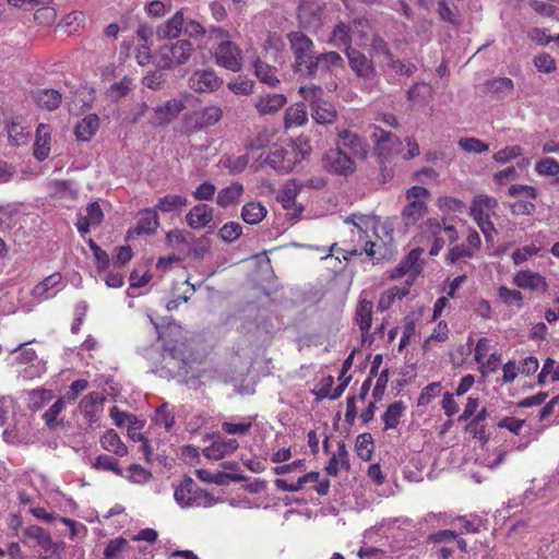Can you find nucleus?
Returning <instances> with one entry per match:
<instances>
[{"label":"nucleus","instance_id":"1","mask_svg":"<svg viewBox=\"0 0 559 559\" xmlns=\"http://www.w3.org/2000/svg\"><path fill=\"white\" fill-rule=\"evenodd\" d=\"M352 225L355 228H352V236H354L356 231L359 241L362 242L360 249H352V255L364 251L368 257H376L374 247L377 243L371 240V234L384 245L392 241L393 224L389 219L381 221L373 215H352Z\"/></svg>","mask_w":559,"mask_h":559},{"label":"nucleus","instance_id":"2","mask_svg":"<svg viewBox=\"0 0 559 559\" xmlns=\"http://www.w3.org/2000/svg\"><path fill=\"white\" fill-rule=\"evenodd\" d=\"M497 207V200L486 194L476 195L471 203L469 214L480 228L486 241H491L497 234L491 222V217L496 216Z\"/></svg>","mask_w":559,"mask_h":559},{"label":"nucleus","instance_id":"3","mask_svg":"<svg viewBox=\"0 0 559 559\" xmlns=\"http://www.w3.org/2000/svg\"><path fill=\"white\" fill-rule=\"evenodd\" d=\"M194 50L191 41L179 39L174 44L163 45L154 61L158 70H170L177 66L185 64Z\"/></svg>","mask_w":559,"mask_h":559},{"label":"nucleus","instance_id":"4","mask_svg":"<svg viewBox=\"0 0 559 559\" xmlns=\"http://www.w3.org/2000/svg\"><path fill=\"white\" fill-rule=\"evenodd\" d=\"M474 360L480 377L485 380L501 367L502 355L490 338L480 337L474 348Z\"/></svg>","mask_w":559,"mask_h":559},{"label":"nucleus","instance_id":"5","mask_svg":"<svg viewBox=\"0 0 559 559\" xmlns=\"http://www.w3.org/2000/svg\"><path fill=\"white\" fill-rule=\"evenodd\" d=\"M288 39L295 55V72L308 76V67L313 64L316 57L312 40L301 32H292Z\"/></svg>","mask_w":559,"mask_h":559},{"label":"nucleus","instance_id":"6","mask_svg":"<svg viewBox=\"0 0 559 559\" xmlns=\"http://www.w3.org/2000/svg\"><path fill=\"white\" fill-rule=\"evenodd\" d=\"M374 297L376 290L373 288H368L362 290L358 298L355 320L359 325L362 346H370L373 341L372 334H370L369 330L371 328Z\"/></svg>","mask_w":559,"mask_h":559},{"label":"nucleus","instance_id":"7","mask_svg":"<svg viewBox=\"0 0 559 559\" xmlns=\"http://www.w3.org/2000/svg\"><path fill=\"white\" fill-rule=\"evenodd\" d=\"M164 365L162 371L170 377L187 376L189 368L194 359L191 355L186 354V345H174L168 353L163 357Z\"/></svg>","mask_w":559,"mask_h":559},{"label":"nucleus","instance_id":"8","mask_svg":"<svg viewBox=\"0 0 559 559\" xmlns=\"http://www.w3.org/2000/svg\"><path fill=\"white\" fill-rule=\"evenodd\" d=\"M423 233L428 234L433 238V243L430 248V255H437L445 243V239L441 236L447 235L449 241H454L457 238L456 229L453 225H447L445 221L441 224L438 218H428L421 226Z\"/></svg>","mask_w":559,"mask_h":559},{"label":"nucleus","instance_id":"9","mask_svg":"<svg viewBox=\"0 0 559 559\" xmlns=\"http://www.w3.org/2000/svg\"><path fill=\"white\" fill-rule=\"evenodd\" d=\"M423 233L428 234L433 238V243L430 248V255H437L445 243V239L441 236L447 235L449 241H454L457 238L456 229L453 225H447L445 221L441 224L438 218H428L421 226Z\"/></svg>","mask_w":559,"mask_h":559},{"label":"nucleus","instance_id":"10","mask_svg":"<svg viewBox=\"0 0 559 559\" xmlns=\"http://www.w3.org/2000/svg\"><path fill=\"white\" fill-rule=\"evenodd\" d=\"M323 449L325 453H331V459L325 467L329 475H336L338 464L349 469V460L347 456L346 443L344 440H337L333 437H326L323 441Z\"/></svg>","mask_w":559,"mask_h":559},{"label":"nucleus","instance_id":"11","mask_svg":"<svg viewBox=\"0 0 559 559\" xmlns=\"http://www.w3.org/2000/svg\"><path fill=\"white\" fill-rule=\"evenodd\" d=\"M322 167L334 175L347 176L349 171V155L340 144L328 150L321 158Z\"/></svg>","mask_w":559,"mask_h":559},{"label":"nucleus","instance_id":"12","mask_svg":"<svg viewBox=\"0 0 559 559\" xmlns=\"http://www.w3.org/2000/svg\"><path fill=\"white\" fill-rule=\"evenodd\" d=\"M216 63L230 70L238 72L241 70V52L238 46L230 41H222L215 51Z\"/></svg>","mask_w":559,"mask_h":559},{"label":"nucleus","instance_id":"13","mask_svg":"<svg viewBox=\"0 0 559 559\" xmlns=\"http://www.w3.org/2000/svg\"><path fill=\"white\" fill-rule=\"evenodd\" d=\"M509 194L511 197H524L528 200H519L511 204V211L515 215H530L534 212L535 205L530 200H534L537 197V191L532 186L525 185H513L509 188Z\"/></svg>","mask_w":559,"mask_h":559},{"label":"nucleus","instance_id":"14","mask_svg":"<svg viewBox=\"0 0 559 559\" xmlns=\"http://www.w3.org/2000/svg\"><path fill=\"white\" fill-rule=\"evenodd\" d=\"M299 160L295 150L276 146L267 154L264 162L276 171L290 173Z\"/></svg>","mask_w":559,"mask_h":559},{"label":"nucleus","instance_id":"15","mask_svg":"<svg viewBox=\"0 0 559 559\" xmlns=\"http://www.w3.org/2000/svg\"><path fill=\"white\" fill-rule=\"evenodd\" d=\"M324 3L318 0H300L298 19L304 27L317 28L321 25Z\"/></svg>","mask_w":559,"mask_h":559},{"label":"nucleus","instance_id":"16","mask_svg":"<svg viewBox=\"0 0 559 559\" xmlns=\"http://www.w3.org/2000/svg\"><path fill=\"white\" fill-rule=\"evenodd\" d=\"M185 107V103L181 99L173 98L164 105L154 108L150 123L154 127H165L175 120Z\"/></svg>","mask_w":559,"mask_h":559},{"label":"nucleus","instance_id":"17","mask_svg":"<svg viewBox=\"0 0 559 559\" xmlns=\"http://www.w3.org/2000/svg\"><path fill=\"white\" fill-rule=\"evenodd\" d=\"M423 249H413L407 257L400 263L397 267L390 272V278H397L401 276H408L406 281L407 286L414 281V278L420 273V257Z\"/></svg>","mask_w":559,"mask_h":559},{"label":"nucleus","instance_id":"18","mask_svg":"<svg viewBox=\"0 0 559 559\" xmlns=\"http://www.w3.org/2000/svg\"><path fill=\"white\" fill-rule=\"evenodd\" d=\"M430 539L440 544L439 552L442 559H449L455 549L466 551V543L464 539L459 538L453 531H441L430 536Z\"/></svg>","mask_w":559,"mask_h":559},{"label":"nucleus","instance_id":"19","mask_svg":"<svg viewBox=\"0 0 559 559\" xmlns=\"http://www.w3.org/2000/svg\"><path fill=\"white\" fill-rule=\"evenodd\" d=\"M223 116V110L217 106H209L199 111H193L186 117V123L192 129H203L216 124Z\"/></svg>","mask_w":559,"mask_h":559},{"label":"nucleus","instance_id":"20","mask_svg":"<svg viewBox=\"0 0 559 559\" xmlns=\"http://www.w3.org/2000/svg\"><path fill=\"white\" fill-rule=\"evenodd\" d=\"M189 83L192 90L203 93L217 91L223 85V80L213 70L206 69L195 71Z\"/></svg>","mask_w":559,"mask_h":559},{"label":"nucleus","instance_id":"21","mask_svg":"<svg viewBox=\"0 0 559 559\" xmlns=\"http://www.w3.org/2000/svg\"><path fill=\"white\" fill-rule=\"evenodd\" d=\"M217 438V440L213 441L212 444L203 450L204 455L207 459L218 461L223 459L227 454L234 453L238 449V441L236 439H221L219 433L217 435H206L205 438Z\"/></svg>","mask_w":559,"mask_h":559},{"label":"nucleus","instance_id":"22","mask_svg":"<svg viewBox=\"0 0 559 559\" xmlns=\"http://www.w3.org/2000/svg\"><path fill=\"white\" fill-rule=\"evenodd\" d=\"M513 283L523 289H531L545 293L548 289L546 278L539 273L531 270H523L518 272L513 277Z\"/></svg>","mask_w":559,"mask_h":559},{"label":"nucleus","instance_id":"23","mask_svg":"<svg viewBox=\"0 0 559 559\" xmlns=\"http://www.w3.org/2000/svg\"><path fill=\"white\" fill-rule=\"evenodd\" d=\"M51 128L49 124L39 123L36 129V138L33 145L34 157L43 162L50 153Z\"/></svg>","mask_w":559,"mask_h":559},{"label":"nucleus","instance_id":"24","mask_svg":"<svg viewBox=\"0 0 559 559\" xmlns=\"http://www.w3.org/2000/svg\"><path fill=\"white\" fill-rule=\"evenodd\" d=\"M343 66V59L335 51L316 55L313 64L308 67V76L316 75L319 71H331L336 67Z\"/></svg>","mask_w":559,"mask_h":559},{"label":"nucleus","instance_id":"25","mask_svg":"<svg viewBox=\"0 0 559 559\" xmlns=\"http://www.w3.org/2000/svg\"><path fill=\"white\" fill-rule=\"evenodd\" d=\"M213 213V207L204 203H199L186 215L187 224L192 229H201L212 222Z\"/></svg>","mask_w":559,"mask_h":559},{"label":"nucleus","instance_id":"26","mask_svg":"<svg viewBox=\"0 0 559 559\" xmlns=\"http://www.w3.org/2000/svg\"><path fill=\"white\" fill-rule=\"evenodd\" d=\"M159 226V217L155 209H144L139 212V221L135 228L131 231L135 235H152Z\"/></svg>","mask_w":559,"mask_h":559},{"label":"nucleus","instance_id":"27","mask_svg":"<svg viewBox=\"0 0 559 559\" xmlns=\"http://www.w3.org/2000/svg\"><path fill=\"white\" fill-rule=\"evenodd\" d=\"M197 489L194 480L189 476H185L180 485L175 488L174 497L176 502L182 508L191 507L195 501L194 493Z\"/></svg>","mask_w":559,"mask_h":559},{"label":"nucleus","instance_id":"28","mask_svg":"<svg viewBox=\"0 0 559 559\" xmlns=\"http://www.w3.org/2000/svg\"><path fill=\"white\" fill-rule=\"evenodd\" d=\"M33 99L39 108L53 111L60 106L62 95L57 90L43 88L33 94Z\"/></svg>","mask_w":559,"mask_h":559},{"label":"nucleus","instance_id":"29","mask_svg":"<svg viewBox=\"0 0 559 559\" xmlns=\"http://www.w3.org/2000/svg\"><path fill=\"white\" fill-rule=\"evenodd\" d=\"M98 116L96 114H90L76 123L74 135L78 141L88 142L98 131Z\"/></svg>","mask_w":559,"mask_h":559},{"label":"nucleus","instance_id":"30","mask_svg":"<svg viewBox=\"0 0 559 559\" xmlns=\"http://www.w3.org/2000/svg\"><path fill=\"white\" fill-rule=\"evenodd\" d=\"M104 400L99 393H91L81 400L79 408L87 419L90 427H93V424L98 420L97 408L103 406Z\"/></svg>","mask_w":559,"mask_h":559},{"label":"nucleus","instance_id":"31","mask_svg":"<svg viewBox=\"0 0 559 559\" xmlns=\"http://www.w3.org/2000/svg\"><path fill=\"white\" fill-rule=\"evenodd\" d=\"M287 99L283 94H267L261 96L255 104V108L261 115H271L278 111Z\"/></svg>","mask_w":559,"mask_h":559},{"label":"nucleus","instance_id":"32","mask_svg":"<svg viewBox=\"0 0 559 559\" xmlns=\"http://www.w3.org/2000/svg\"><path fill=\"white\" fill-rule=\"evenodd\" d=\"M267 210L260 202H248L241 209V218L249 225H257L266 216Z\"/></svg>","mask_w":559,"mask_h":559},{"label":"nucleus","instance_id":"33","mask_svg":"<svg viewBox=\"0 0 559 559\" xmlns=\"http://www.w3.org/2000/svg\"><path fill=\"white\" fill-rule=\"evenodd\" d=\"M242 193V185L239 182H234L229 187H226L218 192L216 197V203L221 207L226 209L231 204L238 203Z\"/></svg>","mask_w":559,"mask_h":559},{"label":"nucleus","instance_id":"34","mask_svg":"<svg viewBox=\"0 0 559 559\" xmlns=\"http://www.w3.org/2000/svg\"><path fill=\"white\" fill-rule=\"evenodd\" d=\"M191 240H193V234L181 229L170 230L166 235V243L185 255L187 254V249Z\"/></svg>","mask_w":559,"mask_h":559},{"label":"nucleus","instance_id":"35","mask_svg":"<svg viewBox=\"0 0 559 559\" xmlns=\"http://www.w3.org/2000/svg\"><path fill=\"white\" fill-rule=\"evenodd\" d=\"M408 293L409 290L407 286L390 287L381 294L378 301V309L380 311L390 309L394 305L395 300H402Z\"/></svg>","mask_w":559,"mask_h":559},{"label":"nucleus","instance_id":"36","mask_svg":"<svg viewBox=\"0 0 559 559\" xmlns=\"http://www.w3.org/2000/svg\"><path fill=\"white\" fill-rule=\"evenodd\" d=\"M100 443L107 451L114 452L116 455L124 456L128 454L127 445L120 440V437L114 429H109L102 437Z\"/></svg>","mask_w":559,"mask_h":559},{"label":"nucleus","instance_id":"37","mask_svg":"<svg viewBox=\"0 0 559 559\" xmlns=\"http://www.w3.org/2000/svg\"><path fill=\"white\" fill-rule=\"evenodd\" d=\"M183 14L182 12L178 11L175 13V15L168 20L165 24L158 27L157 29V36L159 38H175L179 35L181 32V28L183 26Z\"/></svg>","mask_w":559,"mask_h":559},{"label":"nucleus","instance_id":"38","mask_svg":"<svg viewBox=\"0 0 559 559\" xmlns=\"http://www.w3.org/2000/svg\"><path fill=\"white\" fill-rule=\"evenodd\" d=\"M24 537L34 540L45 552L49 551L50 534L41 526L31 525L24 530Z\"/></svg>","mask_w":559,"mask_h":559},{"label":"nucleus","instance_id":"39","mask_svg":"<svg viewBox=\"0 0 559 559\" xmlns=\"http://www.w3.org/2000/svg\"><path fill=\"white\" fill-rule=\"evenodd\" d=\"M330 43L335 46H343L342 50L345 56L349 59V26L344 22H338L334 27L331 36Z\"/></svg>","mask_w":559,"mask_h":559},{"label":"nucleus","instance_id":"40","mask_svg":"<svg viewBox=\"0 0 559 559\" xmlns=\"http://www.w3.org/2000/svg\"><path fill=\"white\" fill-rule=\"evenodd\" d=\"M253 67L257 78L262 83L267 84L271 87H276L280 84V80L275 75L276 69L274 67H271L259 59L253 63Z\"/></svg>","mask_w":559,"mask_h":559},{"label":"nucleus","instance_id":"41","mask_svg":"<svg viewBox=\"0 0 559 559\" xmlns=\"http://www.w3.org/2000/svg\"><path fill=\"white\" fill-rule=\"evenodd\" d=\"M427 213L426 203H409L404 206L402 211V217L406 226L416 224Z\"/></svg>","mask_w":559,"mask_h":559},{"label":"nucleus","instance_id":"42","mask_svg":"<svg viewBox=\"0 0 559 559\" xmlns=\"http://www.w3.org/2000/svg\"><path fill=\"white\" fill-rule=\"evenodd\" d=\"M53 399L51 390L37 389L33 390L28 394V408L32 412L40 411L47 403Z\"/></svg>","mask_w":559,"mask_h":559},{"label":"nucleus","instance_id":"43","mask_svg":"<svg viewBox=\"0 0 559 559\" xmlns=\"http://www.w3.org/2000/svg\"><path fill=\"white\" fill-rule=\"evenodd\" d=\"M383 67L402 75H411L415 71V66L412 63H403L399 60H393L390 53L384 51L378 56Z\"/></svg>","mask_w":559,"mask_h":559},{"label":"nucleus","instance_id":"44","mask_svg":"<svg viewBox=\"0 0 559 559\" xmlns=\"http://www.w3.org/2000/svg\"><path fill=\"white\" fill-rule=\"evenodd\" d=\"M192 246L189 245L187 249V257H192L195 260L204 259L205 254L210 251L212 241L207 235H202L199 238L193 237Z\"/></svg>","mask_w":559,"mask_h":559},{"label":"nucleus","instance_id":"45","mask_svg":"<svg viewBox=\"0 0 559 559\" xmlns=\"http://www.w3.org/2000/svg\"><path fill=\"white\" fill-rule=\"evenodd\" d=\"M61 274L60 273H53L49 276H47L44 281L38 283L32 290L33 296L35 297H45L50 298L55 296V294H49V290L60 284L61 282Z\"/></svg>","mask_w":559,"mask_h":559},{"label":"nucleus","instance_id":"46","mask_svg":"<svg viewBox=\"0 0 559 559\" xmlns=\"http://www.w3.org/2000/svg\"><path fill=\"white\" fill-rule=\"evenodd\" d=\"M307 121L306 105L304 103H297L290 106L285 112V126L290 127L293 124L301 126Z\"/></svg>","mask_w":559,"mask_h":559},{"label":"nucleus","instance_id":"47","mask_svg":"<svg viewBox=\"0 0 559 559\" xmlns=\"http://www.w3.org/2000/svg\"><path fill=\"white\" fill-rule=\"evenodd\" d=\"M405 411V406L402 402H395L386 408L385 413L382 416L384 428L385 429H394L397 427L400 423V418Z\"/></svg>","mask_w":559,"mask_h":559},{"label":"nucleus","instance_id":"48","mask_svg":"<svg viewBox=\"0 0 559 559\" xmlns=\"http://www.w3.org/2000/svg\"><path fill=\"white\" fill-rule=\"evenodd\" d=\"M66 402L63 397L57 400L47 412L44 413L43 418L49 429H56L57 426H63V419L57 420V416L63 411Z\"/></svg>","mask_w":559,"mask_h":559},{"label":"nucleus","instance_id":"49","mask_svg":"<svg viewBox=\"0 0 559 559\" xmlns=\"http://www.w3.org/2000/svg\"><path fill=\"white\" fill-rule=\"evenodd\" d=\"M557 381H559V362L557 364L552 358H547L538 373V383L545 384Z\"/></svg>","mask_w":559,"mask_h":559},{"label":"nucleus","instance_id":"50","mask_svg":"<svg viewBox=\"0 0 559 559\" xmlns=\"http://www.w3.org/2000/svg\"><path fill=\"white\" fill-rule=\"evenodd\" d=\"M356 453L364 461H369L374 450L373 439L370 433H361L355 444Z\"/></svg>","mask_w":559,"mask_h":559},{"label":"nucleus","instance_id":"51","mask_svg":"<svg viewBox=\"0 0 559 559\" xmlns=\"http://www.w3.org/2000/svg\"><path fill=\"white\" fill-rule=\"evenodd\" d=\"M187 198L181 195H165L158 200V203L154 206V209L157 211L163 212H173L177 209H180L185 205H187Z\"/></svg>","mask_w":559,"mask_h":559},{"label":"nucleus","instance_id":"52","mask_svg":"<svg viewBox=\"0 0 559 559\" xmlns=\"http://www.w3.org/2000/svg\"><path fill=\"white\" fill-rule=\"evenodd\" d=\"M437 206L444 214L461 213L465 207L461 200L449 195L440 197L437 200Z\"/></svg>","mask_w":559,"mask_h":559},{"label":"nucleus","instance_id":"53","mask_svg":"<svg viewBox=\"0 0 559 559\" xmlns=\"http://www.w3.org/2000/svg\"><path fill=\"white\" fill-rule=\"evenodd\" d=\"M352 70L359 76H369L373 71L370 61L355 51H352Z\"/></svg>","mask_w":559,"mask_h":559},{"label":"nucleus","instance_id":"54","mask_svg":"<svg viewBox=\"0 0 559 559\" xmlns=\"http://www.w3.org/2000/svg\"><path fill=\"white\" fill-rule=\"evenodd\" d=\"M87 243L94 253L97 271H106L110 265L109 254L103 250L93 239H88Z\"/></svg>","mask_w":559,"mask_h":559},{"label":"nucleus","instance_id":"55","mask_svg":"<svg viewBox=\"0 0 559 559\" xmlns=\"http://www.w3.org/2000/svg\"><path fill=\"white\" fill-rule=\"evenodd\" d=\"M535 171L540 176H558L559 163L551 157L542 158L535 164Z\"/></svg>","mask_w":559,"mask_h":559},{"label":"nucleus","instance_id":"56","mask_svg":"<svg viewBox=\"0 0 559 559\" xmlns=\"http://www.w3.org/2000/svg\"><path fill=\"white\" fill-rule=\"evenodd\" d=\"M254 82L246 76L239 75L235 81L227 84V87L237 95H249L253 92Z\"/></svg>","mask_w":559,"mask_h":559},{"label":"nucleus","instance_id":"57","mask_svg":"<svg viewBox=\"0 0 559 559\" xmlns=\"http://www.w3.org/2000/svg\"><path fill=\"white\" fill-rule=\"evenodd\" d=\"M242 234V227L237 222H228L219 229V237L225 242H233Z\"/></svg>","mask_w":559,"mask_h":559},{"label":"nucleus","instance_id":"58","mask_svg":"<svg viewBox=\"0 0 559 559\" xmlns=\"http://www.w3.org/2000/svg\"><path fill=\"white\" fill-rule=\"evenodd\" d=\"M523 153V150L520 145L507 146L493 155L495 162L499 164H507L518 157H520Z\"/></svg>","mask_w":559,"mask_h":559},{"label":"nucleus","instance_id":"59","mask_svg":"<svg viewBox=\"0 0 559 559\" xmlns=\"http://www.w3.org/2000/svg\"><path fill=\"white\" fill-rule=\"evenodd\" d=\"M94 467L104 471H111L115 474L122 476V469L118 465L117 459L111 455L100 454L96 457Z\"/></svg>","mask_w":559,"mask_h":559},{"label":"nucleus","instance_id":"60","mask_svg":"<svg viewBox=\"0 0 559 559\" xmlns=\"http://www.w3.org/2000/svg\"><path fill=\"white\" fill-rule=\"evenodd\" d=\"M156 424H163L167 431H169L175 425V416L169 409L167 403L162 404L155 412Z\"/></svg>","mask_w":559,"mask_h":559},{"label":"nucleus","instance_id":"61","mask_svg":"<svg viewBox=\"0 0 559 559\" xmlns=\"http://www.w3.org/2000/svg\"><path fill=\"white\" fill-rule=\"evenodd\" d=\"M459 145L467 153H483L489 148L488 144L476 138H462L459 141Z\"/></svg>","mask_w":559,"mask_h":559},{"label":"nucleus","instance_id":"62","mask_svg":"<svg viewBox=\"0 0 559 559\" xmlns=\"http://www.w3.org/2000/svg\"><path fill=\"white\" fill-rule=\"evenodd\" d=\"M401 148L397 153L403 159H411L419 155V144L413 138H405L403 142H399Z\"/></svg>","mask_w":559,"mask_h":559},{"label":"nucleus","instance_id":"63","mask_svg":"<svg viewBox=\"0 0 559 559\" xmlns=\"http://www.w3.org/2000/svg\"><path fill=\"white\" fill-rule=\"evenodd\" d=\"M500 299L508 304V305H514L516 308H521L523 304V296L520 290L516 289H510L508 287H500L498 293Z\"/></svg>","mask_w":559,"mask_h":559},{"label":"nucleus","instance_id":"64","mask_svg":"<svg viewBox=\"0 0 559 559\" xmlns=\"http://www.w3.org/2000/svg\"><path fill=\"white\" fill-rule=\"evenodd\" d=\"M534 66L542 73H550L556 70L555 59L545 52L535 56Z\"/></svg>","mask_w":559,"mask_h":559}]
</instances>
